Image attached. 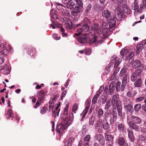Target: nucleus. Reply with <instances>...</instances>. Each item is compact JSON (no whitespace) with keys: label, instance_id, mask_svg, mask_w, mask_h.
<instances>
[{"label":"nucleus","instance_id":"35","mask_svg":"<svg viewBox=\"0 0 146 146\" xmlns=\"http://www.w3.org/2000/svg\"><path fill=\"white\" fill-rule=\"evenodd\" d=\"M127 131L128 132V136L129 139L131 141H134L135 137L133 136V132L129 130H128Z\"/></svg>","mask_w":146,"mask_h":146},{"label":"nucleus","instance_id":"64","mask_svg":"<svg viewBox=\"0 0 146 146\" xmlns=\"http://www.w3.org/2000/svg\"><path fill=\"white\" fill-rule=\"evenodd\" d=\"M67 90H66L64 91L62 93V94L61 95V100H62L63 99V98L65 96L66 94L67 93Z\"/></svg>","mask_w":146,"mask_h":146},{"label":"nucleus","instance_id":"30","mask_svg":"<svg viewBox=\"0 0 146 146\" xmlns=\"http://www.w3.org/2000/svg\"><path fill=\"white\" fill-rule=\"evenodd\" d=\"M142 82L140 78H138L134 84V86L135 87L140 88L141 87Z\"/></svg>","mask_w":146,"mask_h":146},{"label":"nucleus","instance_id":"56","mask_svg":"<svg viewBox=\"0 0 146 146\" xmlns=\"http://www.w3.org/2000/svg\"><path fill=\"white\" fill-rule=\"evenodd\" d=\"M86 106L84 110L88 111V110L90 106V101L86 102Z\"/></svg>","mask_w":146,"mask_h":146},{"label":"nucleus","instance_id":"4","mask_svg":"<svg viewBox=\"0 0 146 146\" xmlns=\"http://www.w3.org/2000/svg\"><path fill=\"white\" fill-rule=\"evenodd\" d=\"M61 118L62 120V122L64 124H67L69 121H70V124L71 123L72 120L74 118V116L72 113L70 114L69 118L68 119V116L67 113H64L61 115Z\"/></svg>","mask_w":146,"mask_h":146},{"label":"nucleus","instance_id":"22","mask_svg":"<svg viewBox=\"0 0 146 146\" xmlns=\"http://www.w3.org/2000/svg\"><path fill=\"white\" fill-rule=\"evenodd\" d=\"M112 100V103H113L114 104H115L117 105V106H118L119 105H121L120 101L119 100L118 98H117L116 95L115 94L113 95Z\"/></svg>","mask_w":146,"mask_h":146},{"label":"nucleus","instance_id":"7","mask_svg":"<svg viewBox=\"0 0 146 146\" xmlns=\"http://www.w3.org/2000/svg\"><path fill=\"white\" fill-rule=\"evenodd\" d=\"M118 143L119 146H130V144L128 143L125 137H119L118 140Z\"/></svg>","mask_w":146,"mask_h":146},{"label":"nucleus","instance_id":"26","mask_svg":"<svg viewBox=\"0 0 146 146\" xmlns=\"http://www.w3.org/2000/svg\"><path fill=\"white\" fill-rule=\"evenodd\" d=\"M119 6H117V7L116 8L117 10L119 11V13H118L116 16V18L117 20H118L119 21H120L121 20L122 13H121V8H119Z\"/></svg>","mask_w":146,"mask_h":146},{"label":"nucleus","instance_id":"48","mask_svg":"<svg viewBox=\"0 0 146 146\" xmlns=\"http://www.w3.org/2000/svg\"><path fill=\"white\" fill-rule=\"evenodd\" d=\"M99 97L98 95L96 94L94 96L92 100V103L93 104H95L96 103L98 98Z\"/></svg>","mask_w":146,"mask_h":146},{"label":"nucleus","instance_id":"59","mask_svg":"<svg viewBox=\"0 0 146 146\" xmlns=\"http://www.w3.org/2000/svg\"><path fill=\"white\" fill-rule=\"evenodd\" d=\"M78 107V105L77 104H75L73 106L72 108V111L74 113H76V111H77Z\"/></svg>","mask_w":146,"mask_h":146},{"label":"nucleus","instance_id":"42","mask_svg":"<svg viewBox=\"0 0 146 146\" xmlns=\"http://www.w3.org/2000/svg\"><path fill=\"white\" fill-rule=\"evenodd\" d=\"M46 93L42 90H40L38 91L37 92V95L38 96H43L44 97Z\"/></svg>","mask_w":146,"mask_h":146},{"label":"nucleus","instance_id":"25","mask_svg":"<svg viewBox=\"0 0 146 146\" xmlns=\"http://www.w3.org/2000/svg\"><path fill=\"white\" fill-rule=\"evenodd\" d=\"M119 8H121V11H124L125 13L129 14L131 13V9H129L128 6H126L125 3H124V5L123 7L119 6Z\"/></svg>","mask_w":146,"mask_h":146},{"label":"nucleus","instance_id":"17","mask_svg":"<svg viewBox=\"0 0 146 146\" xmlns=\"http://www.w3.org/2000/svg\"><path fill=\"white\" fill-rule=\"evenodd\" d=\"M97 139L99 143L102 146L104 145L105 141L104 137L101 134H99L97 135Z\"/></svg>","mask_w":146,"mask_h":146},{"label":"nucleus","instance_id":"61","mask_svg":"<svg viewBox=\"0 0 146 146\" xmlns=\"http://www.w3.org/2000/svg\"><path fill=\"white\" fill-rule=\"evenodd\" d=\"M53 10L52 9L50 11V14L51 15H52V17L53 19H58V15L56 14H53Z\"/></svg>","mask_w":146,"mask_h":146},{"label":"nucleus","instance_id":"13","mask_svg":"<svg viewBox=\"0 0 146 146\" xmlns=\"http://www.w3.org/2000/svg\"><path fill=\"white\" fill-rule=\"evenodd\" d=\"M107 100L108 96L107 95H105L104 96L103 95L102 97H100L99 99L98 100V104L100 105L101 104H104L106 102Z\"/></svg>","mask_w":146,"mask_h":146},{"label":"nucleus","instance_id":"23","mask_svg":"<svg viewBox=\"0 0 146 146\" xmlns=\"http://www.w3.org/2000/svg\"><path fill=\"white\" fill-rule=\"evenodd\" d=\"M118 131L120 133L123 132L125 131L126 128L123 124L120 123L117 125Z\"/></svg>","mask_w":146,"mask_h":146},{"label":"nucleus","instance_id":"47","mask_svg":"<svg viewBox=\"0 0 146 146\" xmlns=\"http://www.w3.org/2000/svg\"><path fill=\"white\" fill-rule=\"evenodd\" d=\"M99 119L97 121L96 125L97 127H100L101 124L102 125L103 123L104 122V121L101 118Z\"/></svg>","mask_w":146,"mask_h":146},{"label":"nucleus","instance_id":"39","mask_svg":"<svg viewBox=\"0 0 146 146\" xmlns=\"http://www.w3.org/2000/svg\"><path fill=\"white\" fill-rule=\"evenodd\" d=\"M126 108H127V111L129 112L132 113L133 111V108L132 105L131 104H128L126 105Z\"/></svg>","mask_w":146,"mask_h":146},{"label":"nucleus","instance_id":"60","mask_svg":"<svg viewBox=\"0 0 146 146\" xmlns=\"http://www.w3.org/2000/svg\"><path fill=\"white\" fill-rule=\"evenodd\" d=\"M44 100V97L43 96H38L37 101H38L40 103H43Z\"/></svg>","mask_w":146,"mask_h":146},{"label":"nucleus","instance_id":"62","mask_svg":"<svg viewBox=\"0 0 146 146\" xmlns=\"http://www.w3.org/2000/svg\"><path fill=\"white\" fill-rule=\"evenodd\" d=\"M108 25L107 23L103 22L102 23V27L103 29H107L108 28Z\"/></svg>","mask_w":146,"mask_h":146},{"label":"nucleus","instance_id":"19","mask_svg":"<svg viewBox=\"0 0 146 146\" xmlns=\"http://www.w3.org/2000/svg\"><path fill=\"white\" fill-rule=\"evenodd\" d=\"M102 127L103 128L104 130H107L110 128V125L109 123L107 121H104L102 125V126L100 129H98V131L99 132L102 131Z\"/></svg>","mask_w":146,"mask_h":146},{"label":"nucleus","instance_id":"24","mask_svg":"<svg viewBox=\"0 0 146 146\" xmlns=\"http://www.w3.org/2000/svg\"><path fill=\"white\" fill-rule=\"evenodd\" d=\"M108 23L111 29H113L115 28L116 25V21L113 19H110L108 20Z\"/></svg>","mask_w":146,"mask_h":146},{"label":"nucleus","instance_id":"52","mask_svg":"<svg viewBox=\"0 0 146 146\" xmlns=\"http://www.w3.org/2000/svg\"><path fill=\"white\" fill-rule=\"evenodd\" d=\"M145 97L143 96H141L136 98L135 99V101L136 102H139L145 100Z\"/></svg>","mask_w":146,"mask_h":146},{"label":"nucleus","instance_id":"29","mask_svg":"<svg viewBox=\"0 0 146 146\" xmlns=\"http://www.w3.org/2000/svg\"><path fill=\"white\" fill-rule=\"evenodd\" d=\"M92 5L91 4L87 5L86 7L85 13L86 16H88L90 14V11L91 9Z\"/></svg>","mask_w":146,"mask_h":146},{"label":"nucleus","instance_id":"3","mask_svg":"<svg viewBox=\"0 0 146 146\" xmlns=\"http://www.w3.org/2000/svg\"><path fill=\"white\" fill-rule=\"evenodd\" d=\"M70 121H69L67 124H64L61 122V123L58 124L57 125L56 130L57 132L60 136L62 135V134L64 132V130L67 129L70 125Z\"/></svg>","mask_w":146,"mask_h":146},{"label":"nucleus","instance_id":"53","mask_svg":"<svg viewBox=\"0 0 146 146\" xmlns=\"http://www.w3.org/2000/svg\"><path fill=\"white\" fill-rule=\"evenodd\" d=\"M59 29L61 32L62 35L63 37H66L67 36V33H64L65 29L64 28L60 27L59 28Z\"/></svg>","mask_w":146,"mask_h":146},{"label":"nucleus","instance_id":"44","mask_svg":"<svg viewBox=\"0 0 146 146\" xmlns=\"http://www.w3.org/2000/svg\"><path fill=\"white\" fill-rule=\"evenodd\" d=\"M88 111L85 110H84L83 112L80 114V116L82 117V118L81 120V121H84V119L85 118V116L86 114L87 113Z\"/></svg>","mask_w":146,"mask_h":146},{"label":"nucleus","instance_id":"63","mask_svg":"<svg viewBox=\"0 0 146 146\" xmlns=\"http://www.w3.org/2000/svg\"><path fill=\"white\" fill-rule=\"evenodd\" d=\"M74 12H76V13H79L80 12V7L78 6H76V7H75L74 10Z\"/></svg>","mask_w":146,"mask_h":146},{"label":"nucleus","instance_id":"40","mask_svg":"<svg viewBox=\"0 0 146 146\" xmlns=\"http://www.w3.org/2000/svg\"><path fill=\"white\" fill-rule=\"evenodd\" d=\"M125 3L123 0H117L116 4L117 6H119L120 7H123Z\"/></svg>","mask_w":146,"mask_h":146},{"label":"nucleus","instance_id":"20","mask_svg":"<svg viewBox=\"0 0 146 146\" xmlns=\"http://www.w3.org/2000/svg\"><path fill=\"white\" fill-rule=\"evenodd\" d=\"M91 139L90 135H87L84 139L83 145L84 146H89V143Z\"/></svg>","mask_w":146,"mask_h":146},{"label":"nucleus","instance_id":"8","mask_svg":"<svg viewBox=\"0 0 146 146\" xmlns=\"http://www.w3.org/2000/svg\"><path fill=\"white\" fill-rule=\"evenodd\" d=\"M127 52V50L126 49H123L121 50L120 52V54L121 55V57L118 60L117 59L115 60L114 66L115 68V67L117 68L119 65L120 63L122 61V58H123L124 56V54H125Z\"/></svg>","mask_w":146,"mask_h":146},{"label":"nucleus","instance_id":"15","mask_svg":"<svg viewBox=\"0 0 146 146\" xmlns=\"http://www.w3.org/2000/svg\"><path fill=\"white\" fill-rule=\"evenodd\" d=\"M142 64V62L140 60L136 59L133 61L132 66L133 68H136L141 67Z\"/></svg>","mask_w":146,"mask_h":146},{"label":"nucleus","instance_id":"32","mask_svg":"<svg viewBox=\"0 0 146 146\" xmlns=\"http://www.w3.org/2000/svg\"><path fill=\"white\" fill-rule=\"evenodd\" d=\"M66 6L68 8L70 9H72L73 7V6L74 5V3H73V0H70L66 3Z\"/></svg>","mask_w":146,"mask_h":146},{"label":"nucleus","instance_id":"37","mask_svg":"<svg viewBox=\"0 0 146 146\" xmlns=\"http://www.w3.org/2000/svg\"><path fill=\"white\" fill-rule=\"evenodd\" d=\"M122 106L121 105H119L118 106H117V109L118 111V115L121 117L123 116V114L122 112Z\"/></svg>","mask_w":146,"mask_h":146},{"label":"nucleus","instance_id":"12","mask_svg":"<svg viewBox=\"0 0 146 146\" xmlns=\"http://www.w3.org/2000/svg\"><path fill=\"white\" fill-rule=\"evenodd\" d=\"M137 124L131 121H129L128 123V125L131 129L135 130V131H138L139 130V127Z\"/></svg>","mask_w":146,"mask_h":146},{"label":"nucleus","instance_id":"31","mask_svg":"<svg viewBox=\"0 0 146 146\" xmlns=\"http://www.w3.org/2000/svg\"><path fill=\"white\" fill-rule=\"evenodd\" d=\"M105 137L106 141H110L111 143L113 142V137L112 135L110 134H107L106 133H105Z\"/></svg>","mask_w":146,"mask_h":146},{"label":"nucleus","instance_id":"34","mask_svg":"<svg viewBox=\"0 0 146 146\" xmlns=\"http://www.w3.org/2000/svg\"><path fill=\"white\" fill-rule=\"evenodd\" d=\"M3 48V50H1V56H5V55H7L9 53V51L7 50L5 46L4 48Z\"/></svg>","mask_w":146,"mask_h":146},{"label":"nucleus","instance_id":"5","mask_svg":"<svg viewBox=\"0 0 146 146\" xmlns=\"http://www.w3.org/2000/svg\"><path fill=\"white\" fill-rule=\"evenodd\" d=\"M91 29L95 31V35H96L97 33L98 35L99 36L102 35L103 36L101 37V38H105L106 37V36H104L103 33H101V30L100 29V26L98 24H93L91 26Z\"/></svg>","mask_w":146,"mask_h":146},{"label":"nucleus","instance_id":"9","mask_svg":"<svg viewBox=\"0 0 146 146\" xmlns=\"http://www.w3.org/2000/svg\"><path fill=\"white\" fill-rule=\"evenodd\" d=\"M91 34V32H90L88 34V33H85L82 35L81 37H78V40L81 43H85L87 41L88 38L87 36L88 34V36L90 34Z\"/></svg>","mask_w":146,"mask_h":146},{"label":"nucleus","instance_id":"33","mask_svg":"<svg viewBox=\"0 0 146 146\" xmlns=\"http://www.w3.org/2000/svg\"><path fill=\"white\" fill-rule=\"evenodd\" d=\"M98 39V37L96 35H94V37L92 39H90L89 40V43L90 44H93L95 43L96 41Z\"/></svg>","mask_w":146,"mask_h":146},{"label":"nucleus","instance_id":"11","mask_svg":"<svg viewBox=\"0 0 146 146\" xmlns=\"http://www.w3.org/2000/svg\"><path fill=\"white\" fill-rule=\"evenodd\" d=\"M104 9V7L97 3H95L93 5L92 9L95 11L99 12L102 11Z\"/></svg>","mask_w":146,"mask_h":146},{"label":"nucleus","instance_id":"54","mask_svg":"<svg viewBox=\"0 0 146 146\" xmlns=\"http://www.w3.org/2000/svg\"><path fill=\"white\" fill-rule=\"evenodd\" d=\"M48 110V108L47 107L44 106L40 110V113L42 114H44Z\"/></svg>","mask_w":146,"mask_h":146},{"label":"nucleus","instance_id":"45","mask_svg":"<svg viewBox=\"0 0 146 146\" xmlns=\"http://www.w3.org/2000/svg\"><path fill=\"white\" fill-rule=\"evenodd\" d=\"M137 76L134 72L131 74V80L132 82H135L137 79Z\"/></svg>","mask_w":146,"mask_h":146},{"label":"nucleus","instance_id":"16","mask_svg":"<svg viewBox=\"0 0 146 146\" xmlns=\"http://www.w3.org/2000/svg\"><path fill=\"white\" fill-rule=\"evenodd\" d=\"M102 14V16L106 19H109L111 17V13L108 9L103 11Z\"/></svg>","mask_w":146,"mask_h":146},{"label":"nucleus","instance_id":"21","mask_svg":"<svg viewBox=\"0 0 146 146\" xmlns=\"http://www.w3.org/2000/svg\"><path fill=\"white\" fill-rule=\"evenodd\" d=\"M112 115L113 118H111L110 119V122L111 124H112L114 122L116 121L117 119V111L113 110H112Z\"/></svg>","mask_w":146,"mask_h":146},{"label":"nucleus","instance_id":"58","mask_svg":"<svg viewBox=\"0 0 146 146\" xmlns=\"http://www.w3.org/2000/svg\"><path fill=\"white\" fill-rule=\"evenodd\" d=\"M77 3V4L80 7H83V3L82 2V0H74Z\"/></svg>","mask_w":146,"mask_h":146},{"label":"nucleus","instance_id":"49","mask_svg":"<svg viewBox=\"0 0 146 146\" xmlns=\"http://www.w3.org/2000/svg\"><path fill=\"white\" fill-rule=\"evenodd\" d=\"M141 105L140 104H136L134 107V110L135 111L138 112L141 108Z\"/></svg>","mask_w":146,"mask_h":146},{"label":"nucleus","instance_id":"14","mask_svg":"<svg viewBox=\"0 0 146 146\" xmlns=\"http://www.w3.org/2000/svg\"><path fill=\"white\" fill-rule=\"evenodd\" d=\"M130 119L131 121H133L134 123L137 124H140L142 122L141 118L134 115L131 116Z\"/></svg>","mask_w":146,"mask_h":146},{"label":"nucleus","instance_id":"38","mask_svg":"<svg viewBox=\"0 0 146 146\" xmlns=\"http://www.w3.org/2000/svg\"><path fill=\"white\" fill-rule=\"evenodd\" d=\"M6 115V116L7 117H8V118L9 117H11V118H12L13 116V114L12 110L10 109H9L7 111Z\"/></svg>","mask_w":146,"mask_h":146},{"label":"nucleus","instance_id":"27","mask_svg":"<svg viewBox=\"0 0 146 146\" xmlns=\"http://www.w3.org/2000/svg\"><path fill=\"white\" fill-rule=\"evenodd\" d=\"M119 76L120 77L123 76H124V77H126L127 81V70L126 68H123L121 69L120 72Z\"/></svg>","mask_w":146,"mask_h":146},{"label":"nucleus","instance_id":"41","mask_svg":"<svg viewBox=\"0 0 146 146\" xmlns=\"http://www.w3.org/2000/svg\"><path fill=\"white\" fill-rule=\"evenodd\" d=\"M111 102L109 100H108L105 104L104 109L105 110H108L111 106Z\"/></svg>","mask_w":146,"mask_h":146},{"label":"nucleus","instance_id":"57","mask_svg":"<svg viewBox=\"0 0 146 146\" xmlns=\"http://www.w3.org/2000/svg\"><path fill=\"white\" fill-rule=\"evenodd\" d=\"M94 117L93 116H92L91 117H90L89 119V124L90 125H93L94 122Z\"/></svg>","mask_w":146,"mask_h":146},{"label":"nucleus","instance_id":"50","mask_svg":"<svg viewBox=\"0 0 146 146\" xmlns=\"http://www.w3.org/2000/svg\"><path fill=\"white\" fill-rule=\"evenodd\" d=\"M143 44H144L143 43L142 44H140L137 45V52H139L142 50Z\"/></svg>","mask_w":146,"mask_h":146},{"label":"nucleus","instance_id":"55","mask_svg":"<svg viewBox=\"0 0 146 146\" xmlns=\"http://www.w3.org/2000/svg\"><path fill=\"white\" fill-rule=\"evenodd\" d=\"M104 89V86L101 87L99 90L97 92L96 94L98 95L99 96H100V94L102 92Z\"/></svg>","mask_w":146,"mask_h":146},{"label":"nucleus","instance_id":"36","mask_svg":"<svg viewBox=\"0 0 146 146\" xmlns=\"http://www.w3.org/2000/svg\"><path fill=\"white\" fill-rule=\"evenodd\" d=\"M104 113V111L103 109L100 108L98 109V111L97 117L98 119H100Z\"/></svg>","mask_w":146,"mask_h":146},{"label":"nucleus","instance_id":"10","mask_svg":"<svg viewBox=\"0 0 146 146\" xmlns=\"http://www.w3.org/2000/svg\"><path fill=\"white\" fill-rule=\"evenodd\" d=\"M0 70H3V73L5 75L9 74L10 72L11 69L8 68V66L5 64L4 66H0Z\"/></svg>","mask_w":146,"mask_h":146},{"label":"nucleus","instance_id":"43","mask_svg":"<svg viewBox=\"0 0 146 146\" xmlns=\"http://www.w3.org/2000/svg\"><path fill=\"white\" fill-rule=\"evenodd\" d=\"M77 33L74 34V37H75L76 36H78L82 32H83V30L82 27H81L78 29L77 30Z\"/></svg>","mask_w":146,"mask_h":146},{"label":"nucleus","instance_id":"2","mask_svg":"<svg viewBox=\"0 0 146 146\" xmlns=\"http://www.w3.org/2000/svg\"><path fill=\"white\" fill-rule=\"evenodd\" d=\"M127 82L126 77H123V78L121 84L119 81H117L115 84V90L117 92L120 91L123 92L125 89Z\"/></svg>","mask_w":146,"mask_h":146},{"label":"nucleus","instance_id":"1","mask_svg":"<svg viewBox=\"0 0 146 146\" xmlns=\"http://www.w3.org/2000/svg\"><path fill=\"white\" fill-rule=\"evenodd\" d=\"M91 23L90 20L88 18H85L79 24H76L74 27H76L81 26L83 32H87L90 31L89 25Z\"/></svg>","mask_w":146,"mask_h":146},{"label":"nucleus","instance_id":"6","mask_svg":"<svg viewBox=\"0 0 146 146\" xmlns=\"http://www.w3.org/2000/svg\"><path fill=\"white\" fill-rule=\"evenodd\" d=\"M138 0H135L132 6V9L136 10L137 12H141L142 11L143 6L142 5H139Z\"/></svg>","mask_w":146,"mask_h":146},{"label":"nucleus","instance_id":"18","mask_svg":"<svg viewBox=\"0 0 146 146\" xmlns=\"http://www.w3.org/2000/svg\"><path fill=\"white\" fill-rule=\"evenodd\" d=\"M114 84H115V82L113 81H112L109 85L108 93L110 95H111L114 92L115 90V87Z\"/></svg>","mask_w":146,"mask_h":146},{"label":"nucleus","instance_id":"46","mask_svg":"<svg viewBox=\"0 0 146 146\" xmlns=\"http://www.w3.org/2000/svg\"><path fill=\"white\" fill-rule=\"evenodd\" d=\"M35 52V49L33 48H30L29 51L28 52L29 54L31 56H33Z\"/></svg>","mask_w":146,"mask_h":146},{"label":"nucleus","instance_id":"28","mask_svg":"<svg viewBox=\"0 0 146 146\" xmlns=\"http://www.w3.org/2000/svg\"><path fill=\"white\" fill-rule=\"evenodd\" d=\"M137 92L136 90H130L127 93V96L129 97L133 98L137 94Z\"/></svg>","mask_w":146,"mask_h":146},{"label":"nucleus","instance_id":"51","mask_svg":"<svg viewBox=\"0 0 146 146\" xmlns=\"http://www.w3.org/2000/svg\"><path fill=\"white\" fill-rule=\"evenodd\" d=\"M142 72V70L141 69L138 68L134 72L136 74V75L137 76H139L141 74Z\"/></svg>","mask_w":146,"mask_h":146}]
</instances>
